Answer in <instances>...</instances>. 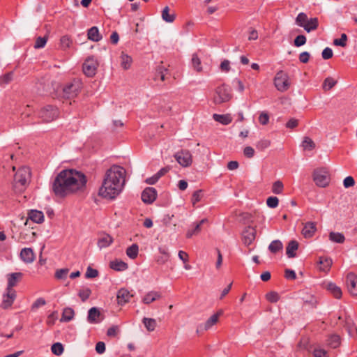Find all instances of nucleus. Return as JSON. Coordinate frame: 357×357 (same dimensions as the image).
Listing matches in <instances>:
<instances>
[{"label": "nucleus", "mask_w": 357, "mask_h": 357, "mask_svg": "<svg viewBox=\"0 0 357 357\" xmlns=\"http://www.w3.org/2000/svg\"><path fill=\"white\" fill-rule=\"evenodd\" d=\"M259 122L263 125H267L269 122V115L266 112H262L259 116Z\"/></svg>", "instance_id": "nucleus-55"}, {"label": "nucleus", "mask_w": 357, "mask_h": 357, "mask_svg": "<svg viewBox=\"0 0 357 357\" xmlns=\"http://www.w3.org/2000/svg\"><path fill=\"white\" fill-rule=\"evenodd\" d=\"M88 38L94 42H98L102 39V36L99 33L97 26H93L88 30Z\"/></svg>", "instance_id": "nucleus-25"}, {"label": "nucleus", "mask_w": 357, "mask_h": 357, "mask_svg": "<svg viewBox=\"0 0 357 357\" xmlns=\"http://www.w3.org/2000/svg\"><path fill=\"white\" fill-rule=\"evenodd\" d=\"M58 318L57 312L54 311L48 315L47 319V324L49 326H53Z\"/></svg>", "instance_id": "nucleus-57"}, {"label": "nucleus", "mask_w": 357, "mask_h": 357, "mask_svg": "<svg viewBox=\"0 0 357 357\" xmlns=\"http://www.w3.org/2000/svg\"><path fill=\"white\" fill-rule=\"evenodd\" d=\"M243 154L245 157L251 158L255 155V150L251 146H246L243 149Z\"/></svg>", "instance_id": "nucleus-63"}, {"label": "nucleus", "mask_w": 357, "mask_h": 357, "mask_svg": "<svg viewBox=\"0 0 357 357\" xmlns=\"http://www.w3.org/2000/svg\"><path fill=\"white\" fill-rule=\"evenodd\" d=\"M284 189V185L281 181H276L272 185V192L276 195L281 194Z\"/></svg>", "instance_id": "nucleus-43"}, {"label": "nucleus", "mask_w": 357, "mask_h": 357, "mask_svg": "<svg viewBox=\"0 0 357 357\" xmlns=\"http://www.w3.org/2000/svg\"><path fill=\"white\" fill-rule=\"evenodd\" d=\"M51 350L54 354L60 356L63 354L64 349L61 343L56 342L52 345Z\"/></svg>", "instance_id": "nucleus-47"}, {"label": "nucleus", "mask_w": 357, "mask_h": 357, "mask_svg": "<svg viewBox=\"0 0 357 357\" xmlns=\"http://www.w3.org/2000/svg\"><path fill=\"white\" fill-rule=\"evenodd\" d=\"M283 248L282 243L280 240L273 241L268 245V250L272 253H276Z\"/></svg>", "instance_id": "nucleus-37"}, {"label": "nucleus", "mask_w": 357, "mask_h": 357, "mask_svg": "<svg viewBox=\"0 0 357 357\" xmlns=\"http://www.w3.org/2000/svg\"><path fill=\"white\" fill-rule=\"evenodd\" d=\"M20 259L26 264L32 263L35 259V255L31 248H25L20 252Z\"/></svg>", "instance_id": "nucleus-19"}, {"label": "nucleus", "mask_w": 357, "mask_h": 357, "mask_svg": "<svg viewBox=\"0 0 357 357\" xmlns=\"http://www.w3.org/2000/svg\"><path fill=\"white\" fill-rule=\"evenodd\" d=\"M161 296V294L159 291H150L144 296L142 302L146 305H149L156 300L160 299Z\"/></svg>", "instance_id": "nucleus-20"}, {"label": "nucleus", "mask_w": 357, "mask_h": 357, "mask_svg": "<svg viewBox=\"0 0 357 357\" xmlns=\"http://www.w3.org/2000/svg\"><path fill=\"white\" fill-rule=\"evenodd\" d=\"M68 273V268L58 269L55 272V278L58 280H64L67 278Z\"/></svg>", "instance_id": "nucleus-50"}, {"label": "nucleus", "mask_w": 357, "mask_h": 357, "mask_svg": "<svg viewBox=\"0 0 357 357\" xmlns=\"http://www.w3.org/2000/svg\"><path fill=\"white\" fill-rule=\"evenodd\" d=\"M85 175L74 169H64L56 176L52 190L56 196L65 197L70 195L82 191L86 187Z\"/></svg>", "instance_id": "nucleus-1"}, {"label": "nucleus", "mask_w": 357, "mask_h": 357, "mask_svg": "<svg viewBox=\"0 0 357 357\" xmlns=\"http://www.w3.org/2000/svg\"><path fill=\"white\" fill-rule=\"evenodd\" d=\"M29 218L36 223H42L44 221V215L42 211L31 210L29 213Z\"/></svg>", "instance_id": "nucleus-24"}, {"label": "nucleus", "mask_w": 357, "mask_h": 357, "mask_svg": "<svg viewBox=\"0 0 357 357\" xmlns=\"http://www.w3.org/2000/svg\"><path fill=\"white\" fill-rule=\"evenodd\" d=\"M306 43V37L304 35H299L296 37L294 40V45L300 47L305 45Z\"/></svg>", "instance_id": "nucleus-58"}, {"label": "nucleus", "mask_w": 357, "mask_h": 357, "mask_svg": "<svg viewBox=\"0 0 357 357\" xmlns=\"http://www.w3.org/2000/svg\"><path fill=\"white\" fill-rule=\"evenodd\" d=\"M142 322L144 324V326L146 327V330L149 332L153 331L157 326L156 320L153 318L144 317L142 319Z\"/></svg>", "instance_id": "nucleus-32"}, {"label": "nucleus", "mask_w": 357, "mask_h": 357, "mask_svg": "<svg viewBox=\"0 0 357 357\" xmlns=\"http://www.w3.org/2000/svg\"><path fill=\"white\" fill-rule=\"evenodd\" d=\"M169 8L168 6H166L162 12V19L167 22H174L175 17L174 15L169 14Z\"/></svg>", "instance_id": "nucleus-46"}, {"label": "nucleus", "mask_w": 357, "mask_h": 357, "mask_svg": "<svg viewBox=\"0 0 357 357\" xmlns=\"http://www.w3.org/2000/svg\"><path fill=\"white\" fill-rule=\"evenodd\" d=\"M120 59L121 67L125 70L129 69L132 63V57L127 54L122 52Z\"/></svg>", "instance_id": "nucleus-29"}, {"label": "nucleus", "mask_w": 357, "mask_h": 357, "mask_svg": "<svg viewBox=\"0 0 357 357\" xmlns=\"http://www.w3.org/2000/svg\"><path fill=\"white\" fill-rule=\"evenodd\" d=\"M91 294V289L86 287H82L78 292V296L82 302H85L90 297Z\"/></svg>", "instance_id": "nucleus-39"}, {"label": "nucleus", "mask_w": 357, "mask_h": 357, "mask_svg": "<svg viewBox=\"0 0 357 357\" xmlns=\"http://www.w3.org/2000/svg\"><path fill=\"white\" fill-rule=\"evenodd\" d=\"M347 36L345 33L341 35L340 38L335 39L333 44L337 46L346 47L347 45Z\"/></svg>", "instance_id": "nucleus-51"}, {"label": "nucleus", "mask_w": 357, "mask_h": 357, "mask_svg": "<svg viewBox=\"0 0 357 357\" xmlns=\"http://www.w3.org/2000/svg\"><path fill=\"white\" fill-rule=\"evenodd\" d=\"M98 66L97 60L93 56L89 57L83 63V72L87 77H93L96 73Z\"/></svg>", "instance_id": "nucleus-9"}, {"label": "nucleus", "mask_w": 357, "mask_h": 357, "mask_svg": "<svg viewBox=\"0 0 357 357\" xmlns=\"http://www.w3.org/2000/svg\"><path fill=\"white\" fill-rule=\"evenodd\" d=\"M266 298L271 303H276L279 301L280 296L275 291H270L266 294Z\"/></svg>", "instance_id": "nucleus-52"}, {"label": "nucleus", "mask_w": 357, "mask_h": 357, "mask_svg": "<svg viewBox=\"0 0 357 357\" xmlns=\"http://www.w3.org/2000/svg\"><path fill=\"white\" fill-rule=\"evenodd\" d=\"M159 252L161 255L158 257L156 261L159 264H164L169 260V254L166 250L162 248H159Z\"/></svg>", "instance_id": "nucleus-38"}, {"label": "nucleus", "mask_w": 357, "mask_h": 357, "mask_svg": "<svg viewBox=\"0 0 357 357\" xmlns=\"http://www.w3.org/2000/svg\"><path fill=\"white\" fill-rule=\"evenodd\" d=\"M102 314L99 310L96 307H93L88 312L87 321L90 324L100 323L102 320V318H100Z\"/></svg>", "instance_id": "nucleus-18"}, {"label": "nucleus", "mask_w": 357, "mask_h": 357, "mask_svg": "<svg viewBox=\"0 0 357 357\" xmlns=\"http://www.w3.org/2000/svg\"><path fill=\"white\" fill-rule=\"evenodd\" d=\"M174 156L178 163L182 167H189L192 162V155L188 150H181L175 153Z\"/></svg>", "instance_id": "nucleus-10"}, {"label": "nucleus", "mask_w": 357, "mask_h": 357, "mask_svg": "<svg viewBox=\"0 0 357 357\" xmlns=\"http://www.w3.org/2000/svg\"><path fill=\"white\" fill-rule=\"evenodd\" d=\"M75 312L71 307H66L62 313L61 321H70L74 317Z\"/></svg>", "instance_id": "nucleus-33"}, {"label": "nucleus", "mask_w": 357, "mask_h": 357, "mask_svg": "<svg viewBox=\"0 0 357 357\" xmlns=\"http://www.w3.org/2000/svg\"><path fill=\"white\" fill-rule=\"evenodd\" d=\"M340 344V337L337 335H332L329 337L328 344L332 348H337Z\"/></svg>", "instance_id": "nucleus-42"}, {"label": "nucleus", "mask_w": 357, "mask_h": 357, "mask_svg": "<svg viewBox=\"0 0 357 357\" xmlns=\"http://www.w3.org/2000/svg\"><path fill=\"white\" fill-rule=\"evenodd\" d=\"M46 304V301L43 298H39L36 300V301L33 303L31 306L32 310L37 309L41 306H43Z\"/></svg>", "instance_id": "nucleus-62"}, {"label": "nucleus", "mask_w": 357, "mask_h": 357, "mask_svg": "<svg viewBox=\"0 0 357 357\" xmlns=\"http://www.w3.org/2000/svg\"><path fill=\"white\" fill-rule=\"evenodd\" d=\"M279 199L277 197H269L266 200V204L271 208H276L278 206Z\"/></svg>", "instance_id": "nucleus-54"}, {"label": "nucleus", "mask_w": 357, "mask_h": 357, "mask_svg": "<svg viewBox=\"0 0 357 357\" xmlns=\"http://www.w3.org/2000/svg\"><path fill=\"white\" fill-rule=\"evenodd\" d=\"M301 146L304 150L308 151L313 150L316 146L315 143L309 137H303Z\"/></svg>", "instance_id": "nucleus-35"}, {"label": "nucleus", "mask_w": 357, "mask_h": 357, "mask_svg": "<svg viewBox=\"0 0 357 357\" xmlns=\"http://www.w3.org/2000/svg\"><path fill=\"white\" fill-rule=\"evenodd\" d=\"M329 239L335 243H342L344 242L345 238L342 233L332 231L329 234Z\"/></svg>", "instance_id": "nucleus-36"}, {"label": "nucleus", "mask_w": 357, "mask_h": 357, "mask_svg": "<svg viewBox=\"0 0 357 357\" xmlns=\"http://www.w3.org/2000/svg\"><path fill=\"white\" fill-rule=\"evenodd\" d=\"M31 179V171L27 167L20 168L15 174L13 184L16 193L23 192L27 188Z\"/></svg>", "instance_id": "nucleus-3"}, {"label": "nucleus", "mask_w": 357, "mask_h": 357, "mask_svg": "<svg viewBox=\"0 0 357 357\" xmlns=\"http://www.w3.org/2000/svg\"><path fill=\"white\" fill-rule=\"evenodd\" d=\"M336 83L337 81L333 77H326L323 83V89L324 91H329L336 84Z\"/></svg>", "instance_id": "nucleus-41"}, {"label": "nucleus", "mask_w": 357, "mask_h": 357, "mask_svg": "<svg viewBox=\"0 0 357 357\" xmlns=\"http://www.w3.org/2000/svg\"><path fill=\"white\" fill-rule=\"evenodd\" d=\"M109 267L114 271H123L128 268V266L126 262L116 259L110 262Z\"/></svg>", "instance_id": "nucleus-26"}, {"label": "nucleus", "mask_w": 357, "mask_h": 357, "mask_svg": "<svg viewBox=\"0 0 357 357\" xmlns=\"http://www.w3.org/2000/svg\"><path fill=\"white\" fill-rule=\"evenodd\" d=\"M298 248V243L296 241H291L286 248V254L289 258L295 257L296 254V251Z\"/></svg>", "instance_id": "nucleus-22"}, {"label": "nucleus", "mask_w": 357, "mask_h": 357, "mask_svg": "<svg viewBox=\"0 0 357 357\" xmlns=\"http://www.w3.org/2000/svg\"><path fill=\"white\" fill-rule=\"evenodd\" d=\"M347 287L349 292L352 296H357V275L349 273L346 279Z\"/></svg>", "instance_id": "nucleus-13"}, {"label": "nucleus", "mask_w": 357, "mask_h": 357, "mask_svg": "<svg viewBox=\"0 0 357 357\" xmlns=\"http://www.w3.org/2000/svg\"><path fill=\"white\" fill-rule=\"evenodd\" d=\"M319 26L318 19L317 17L310 18L307 20V23L305 24L303 29L307 32H310L317 29Z\"/></svg>", "instance_id": "nucleus-31"}, {"label": "nucleus", "mask_w": 357, "mask_h": 357, "mask_svg": "<svg viewBox=\"0 0 357 357\" xmlns=\"http://www.w3.org/2000/svg\"><path fill=\"white\" fill-rule=\"evenodd\" d=\"M61 46L63 49L68 48L71 45V40L67 36H64L61 38Z\"/></svg>", "instance_id": "nucleus-60"}, {"label": "nucleus", "mask_w": 357, "mask_h": 357, "mask_svg": "<svg viewBox=\"0 0 357 357\" xmlns=\"http://www.w3.org/2000/svg\"><path fill=\"white\" fill-rule=\"evenodd\" d=\"M307 20L308 18L307 15L304 13H300L296 18V23L299 26L304 27Z\"/></svg>", "instance_id": "nucleus-44"}, {"label": "nucleus", "mask_w": 357, "mask_h": 357, "mask_svg": "<svg viewBox=\"0 0 357 357\" xmlns=\"http://www.w3.org/2000/svg\"><path fill=\"white\" fill-rule=\"evenodd\" d=\"M313 354L314 357H328L326 351L321 349H315Z\"/></svg>", "instance_id": "nucleus-64"}, {"label": "nucleus", "mask_w": 357, "mask_h": 357, "mask_svg": "<svg viewBox=\"0 0 357 357\" xmlns=\"http://www.w3.org/2000/svg\"><path fill=\"white\" fill-rule=\"evenodd\" d=\"M232 98L231 88L222 84L215 89L213 96V102L215 105H221L229 102Z\"/></svg>", "instance_id": "nucleus-4"}, {"label": "nucleus", "mask_w": 357, "mask_h": 357, "mask_svg": "<svg viewBox=\"0 0 357 357\" xmlns=\"http://www.w3.org/2000/svg\"><path fill=\"white\" fill-rule=\"evenodd\" d=\"M202 228L200 224H196L194 229H189L186 233V237L190 238L193 235H197L200 233Z\"/></svg>", "instance_id": "nucleus-53"}, {"label": "nucleus", "mask_w": 357, "mask_h": 357, "mask_svg": "<svg viewBox=\"0 0 357 357\" xmlns=\"http://www.w3.org/2000/svg\"><path fill=\"white\" fill-rule=\"evenodd\" d=\"M59 114V109L53 106L47 105L43 107L39 112V117L44 122H51L58 118Z\"/></svg>", "instance_id": "nucleus-6"}, {"label": "nucleus", "mask_w": 357, "mask_h": 357, "mask_svg": "<svg viewBox=\"0 0 357 357\" xmlns=\"http://www.w3.org/2000/svg\"><path fill=\"white\" fill-rule=\"evenodd\" d=\"M80 89V84L74 82L66 84L63 89V96L66 98H72L77 96Z\"/></svg>", "instance_id": "nucleus-11"}, {"label": "nucleus", "mask_w": 357, "mask_h": 357, "mask_svg": "<svg viewBox=\"0 0 357 357\" xmlns=\"http://www.w3.org/2000/svg\"><path fill=\"white\" fill-rule=\"evenodd\" d=\"M256 229L255 227L248 226L245 228L242 233L243 243L250 245L255 239Z\"/></svg>", "instance_id": "nucleus-14"}, {"label": "nucleus", "mask_w": 357, "mask_h": 357, "mask_svg": "<svg viewBox=\"0 0 357 357\" xmlns=\"http://www.w3.org/2000/svg\"><path fill=\"white\" fill-rule=\"evenodd\" d=\"M16 297L17 294L15 290H8L6 289L5 292L2 295L0 307L3 310L10 309L16 299Z\"/></svg>", "instance_id": "nucleus-8"}, {"label": "nucleus", "mask_w": 357, "mask_h": 357, "mask_svg": "<svg viewBox=\"0 0 357 357\" xmlns=\"http://www.w3.org/2000/svg\"><path fill=\"white\" fill-rule=\"evenodd\" d=\"M126 169L119 165H112L104 176L99 195L106 199H113L122 191L126 178Z\"/></svg>", "instance_id": "nucleus-2"}, {"label": "nucleus", "mask_w": 357, "mask_h": 357, "mask_svg": "<svg viewBox=\"0 0 357 357\" xmlns=\"http://www.w3.org/2000/svg\"><path fill=\"white\" fill-rule=\"evenodd\" d=\"M48 37L47 36H45L43 37H38L36 39V42L34 44V48L35 49H40L43 48L45 46L47 41Z\"/></svg>", "instance_id": "nucleus-45"}, {"label": "nucleus", "mask_w": 357, "mask_h": 357, "mask_svg": "<svg viewBox=\"0 0 357 357\" xmlns=\"http://www.w3.org/2000/svg\"><path fill=\"white\" fill-rule=\"evenodd\" d=\"M319 263L321 265L319 269L321 271L328 272L330 270L333 262L331 258L320 257Z\"/></svg>", "instance_id": "nucleus-30"}, {"label": "nucleus", "mask_w": 357, "mask_h": 357, "mask_svg": "<svg viewBox=\"0 0 357 357\" xmlns=\"http://www.w3.org/2000/svg\"><path fill=\"white\" fill-rule=\"evenodd\" d=\"M327 290L333 295V296L337 299L340 298L342 296V290L337 287L335 284L333 282H329L326 285Z\"/></svg>", "instance_id": "nucleus-27"}, {"label": "nucleus", "mask_w": 357, "mask_h": 357, "mask_svg": "<svg viewBox=\"0 0 357 357\" xmlns=\"http://www.w3.org/2000/svg\"><path fill=\"white\" fill-rule=\"evenodd\" d=\"M313 180L319 187L324 188L327 186L330 181L328 170L326 168L314 169L313 172Z\"/></svg>", "instance_id": "nucleus-5"}, {"label": "nucleus", "mask_w": 357, "mask_h": 357, "mask_svg": "<svg viewBox=\"0 0 357 357\" xmlns=\"http://www.w3.org/2000/svg\"><path fill=\"white\" fill-rule=\"evenodd\" d=\"M223 311L222 310H218L215 314L211 316L207 321L204 323V325L199 326L197 331H207L210 329L213 326L216 324L218 321L219 317L222 315Z\"/></svg>", "instance_id": "nucleus-12"}, {"label": "nucleus", "mask_w": 357, "mask_h": 357, "mask_svg": "<svg viewBox=\"0 0 357 357\" xmlns=\"http://www.w3.org/2000/svg\"><path fill=\"white\" fill-rule=\"evenodd\" d=\"M271 144V142L269 139H262L257 143L256 147L260 151H264V149L269 147Z\"/></svg>", "instance_id": "nucleus-49"}, {"label": "nucleus", "mask_w": 357, "mask_h": 357, "mask_svg": "<svg viewBox=\"0 0 357 357\" xmlns=\"http://www.w3.org/2000/svg\"><path fill=\"white\" fill-rule=\"evenodd\" d=\"M274 84L276 89L281 92L287 91L290 86L288 75L283 71L278 72L274 78Z\"/></svg>", "instance_id": "nucleus-7"}, {"label": "nucleus", "mask_w": 357, "mask_h": 357, "mask_svg": "<svg viewBox=\"0 0 357 357\" xmlns=\"http://www.w3.org/2000/svg\"><path fill=\"white\" fill-rule=\"evenodd\" d=\"M141 197L143 202L151 204L157 197V191L153 188L148 187L143 190Z\"/></svg>", "instance_id": "nucleus-15"}, {"label": "nucleus", "mask_w": 357, "mask_h": 357, "mask_svg": "<svg viewBox=\"0 0 357 357\" xmlns=\"http://www.w3.org/2000/svg\"><path fill=\"white\" fill-rule=\"evenodd\" d=\"M317 231V223L315 222H307L304 224L301 234L305 238H312Z\"/></svg>", "instance_id": "nucleus-17"}, {"label": "nucleus", "mask_w": 357, "mask_h": 357, "mask_svg": "<svg viewBox=\"0 0 357 357\" xmlns=\"http://www.w3.org/2000/svg\"><path fill=\"white\" fill-rule=\"evenodd\" d=\"M192 65L193 68L198 73L202 71V66L201 65L200 59L198 57L197 54H192Z\"/></svg>", "instance_id": "nucleus-40"}, {"label": "nucleus", "mask_w": 357, "mask_h": 357, "mask_svg": "<svg viewBox=\"0 0 357 357\" xmlns=\"http://www.w3.org/2000/svg\"><path fill=\"white\" fill-rule=\"evenodd\" d=\"M343 184L344 188H350L354 185L355 181L352 176H347L344 179Z\"/></svg>", "instance_id": "nucleus-61"}, {"label": "nucleus", "mask_w": 357, "mask_h": 357, "mask_svg": "<svg viewBox=\"0 0 357 357\" xmlns=\"http://www.w3.org/2000/svg\"><path fill=\"white\" fill-rule=\"evenodd\" d=\"M13 78V72H9L0 77V85H6L10 83Z\"/></svg>", "instance_id": "nucleus-48"}, {"label": "nucleus", "mask_w": 357, "mask_h": 357, "mask_svg": "<svg viewBox=\"0 0 357 357\" xmlns=\"http://www.w3.org/2000/svg\"><path fill=\"white\" fill-rule=\"evenodd\" d=\"M333 55V50L330 47H326L321 53L322 58L325 60H328L332 58Z\"/></svg>", "instance_id": "nucleus-59"}, {"label": "nucleus", "mask_w": 357, "mask_h": 357, "mask_svg": "<svg viewBox=\"0 0 357 357\" xmlns=\"http://www.w3.org/2000/svg\"><path fill=\"white\" fill-rule=\"evenodd\" d=\"M132 295L129 291L125 289H121L117 293V301L119 305H124L129 301Z\"/></svg>", "instance_id": "nucleus-21"}, {"label": "nucleus", "mask_w": 357, "mask_h": 357, "mask_svg": "<svg viewBox=\"0 0 357 357\" xmlns=\"http://www.w3.org/2000/svg\"><path fill=\"white\" fill-rule=\"evenodd\" d=\"M113 242V238L107 234L101 235L98 241V245L100 248H104L109 246Z\"/></svg>", "instance_id": "nucleus-23"}, {"label": "nucleus", "mask_w": 357, "mask_h": 357, "mask_svg": "<svg viewBox=\"0 0 357 357\" xmlns=\"http://www.w3.org/2000/svg\"><path fill=\"white\" fill-rule=\"evenodd\" d=\"M98 275V271L96 269H93L91 266H89L86 269L85 277L86 278H94L97 277Z\"/></svg>", "instance_id": "nucleus-56"}, {"label": "nucleus", "mask_w": 357, "mask_h": 357, "mask_svg": "<svg viewBox=\"0 0 357 357\" xmlns=\"http://www.w3.org/2000/svg\"><path fill=\"white\" fill-rule=\"evenodd\" d=\"M213 118L215 121H218L223 125H228L232 121V118L230 114H214L213 115Z\"/></svg>", "instance_id": "nucleus-28"}, {"label": "nucleus", "mask_w": 357, "mask_h": 357, "mask_svg": "<svg viewBox=\"0 0 357 357\" xmlns=\"http://www.w3.org/2000/svg\"><path fill=\"white\" fill-rule=\"evenodd\" d=\"M23 273L21 272L12 273L7 275L8 284L6 289L15 290L14 287L22 280Z\"/></svg>", "instance_id": "nucleus-16"}, {"label": "nucleus", "mask_w": 357, "mask_h": 357, "mask_svg": "<svg viewBox=\"0 0 357 357\" xmlns=\"http://www.w3.org/2000/svg\"><path fill=\"white\" fill-rule=\"evenodd\" d=\"M139 253V246L137 244L134 243L131 246L128 247L126 250V255L128 257L132 259H135Z\"/></svg>", "instance_id": "nucleus-34"}]
</instances>
